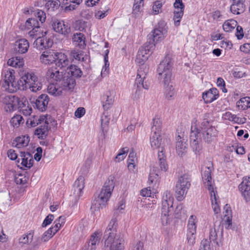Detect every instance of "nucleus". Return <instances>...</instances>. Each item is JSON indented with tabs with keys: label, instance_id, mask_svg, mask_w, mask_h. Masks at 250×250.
I'll return each instance as SVG.
<instances>
[{
	"label": "nucleus",
	"instance_id": "nucleus-1",
	"mask_svg": "<svg viewBox=\"0 0 250 250\" xmlns=\"http://www.w3.org/2000/svg\"><path fill=\"white\" fill-rule=\"evenodd\" d=\"M34 17L28 19L25 22V27L29 31L28 35L31 39H36L34 42V47L39 50L46 49L51 47L53 43V40L44 37L46 32H43L40 24L43 23L46 18V14L42 10L37 9L33 11Z\"/></svg>",
	"mask_w": 250,
	"mask_h": 250
},
{
	"label": "nucleus",
	"instance_id": "nucleus-2",
	"mask_svg": "<svg viewBox=\"0 0 250 250\" xmlns=\"http://www.w3.org/2000/svg\"><path fill=\"white\" fill-rule=\"evenodd\" d=\"M117 227L116 219L113 218L104 232V246L109 247L110 250H124L125 241L120 234H117Z\"/></svg>",
	"mask_w": 250,
	"mask_h": 250
},
{
	"label": "nucleus",
	"instance_id": "nucleus-3",
	"mask_svg": "<svg viewBox=\"0 0 250 250\" xmlns=\"http://www.w3.org/2000/svg\"><path fill=\"white\" fill-rule=\"evenodd\" d=\"M114 187V177L111 176L104 183L100 194L95 197L91 208L96 210L105 207L111 196Z\"/></svg>",
	"mask_w": 250,
	"mask_h": 250
},
{
	"label": "nucleus",
	"instance_id": "nucleus-4",
	"mask_svg": "<svg viewBox=\"0 0 250 250\" xmlns=\"http://www.w3.org/2000/svg\"><path fill=\"white\" fill-rule=\"evenodd\" d=\"M156 30V28H154L147 35L146 42L144 46L141 47L138 51L135 62L140 67L146 65L145 64V62L155 49V38L156 36L155 33Z\"/></svg>",
	"mask_w": 250,
	"mask_h": 250
},
{
	"label": "nucleus",
	"instance_id": "nucleus-5",
	"mask_svg": "<svg viewBox=\"0 0 250 250\" xmlns=\"http://www.w3.org/2000/svg\"><path fill=\"white\" fill-rule=\"evenodd\" d=\"M174 198L170 191L164 192L162 200L161 221L164 226L170 224L174 219L172 210H173Z\"/></svg>",
	"mask_w": 250,
	"mask_h": 250
},
{
	"label": "nucleus",
	"instance_id": "nucleus-6",
	"mask_svg": "<svg viewBox=\"0 0 250 250\" xmlns=\"http://www.w3.org/2000/svg\"><path fill=\"white\" fill-rule=\"evenodd\" d=\"M191 181V175L188 173H185L178 178L175 187L177 200L182 201L185 198L190 187Z\"/></svg>",
	"mask_w": 250,
	"mask_h": 250
},
{
	"label": "nucleus",
	"instance_id": "nucleus-7",
	"mask_svg": "<svg viewBox=\"0 0 250 250\" xmlns=\"http://www.w3.org/2000/svg\"><path fill=\"white\" fill-rule=\"evenodd\" d=\"M51 83L47 87L48 93L55 96H59L62 95L63 90H72L75 86V81L72 78L67 77L62 82L61 85L62 87H59L54 83Z\"/></svg>",
	"mask_w": 250,
	"mask_h": 250
},
{
	"label": "nucleus",
	"instance_id": "nucleus-8",
	"mask_svg": "<svg viewBox=\"0 0 250 250\" xmlns=\"http://www.w3.org/2000/svg\"><path fill=\"white\" fill-rule=\"evenodd\" d=\"M14 70L12 69H4L2 73L4 83L2 87L9 93H13L17 90V82L14 81Z\"/></svg>",
	"mask_w": 250,
	"mask_h": 250
},
{
	"label": "nucleus",
	"instance_id": "nucleus-9",
	"mask_svg": "<svg viewBox=\"0 0 250 250\" xmlns=\"http://www.w3.org/2000/svg\"><path fill=\"white\" fill-rule=\"evenodd\" d=\"M197 222L196 216L192 215L189 217L187 225V240L190 246L195 243Z\"/></svg>",
	"mask_w": 250,
	"mask_h": 250
},
{
	"label": "nucleus",
	"instance_id": "nucleus-10",
	"mask_svg": "<svg viewBox=\"0 0 250 250\" xmlns=\"http://www.w3.org/2000/svg\"><path fill=\"white\" fill-rule=\"evenodd\" d=\"M202 134L203 139L209 143L213 141L217 135V130L211 125L207 120H204L201 124Z\"/></svg>",
	"mask_w": 250,
	"mask_h": 250
},
{
	"label": "nucleus",
	"instance_id": "nucleus-11",
	"mask_svg": "<svg viewBox=\"0 0 250 250\" xmlns=\"http://www.w3.org/2000/svg\"><path fill=\"white\" fill-rule=\"evenodd\" d=\"M18 97L11 94L2 93L0 95V101L5 104V109L6 111H14L16 109L18 105Z\"/></svg>",
	"mask_w": 250,
	"mask_h": 250
},
{
	"label": "nucleus",
	"instance_id": "nucleus-12",
	"mask_svg": "<svg viewBox=\"0 0 250 250\" xmlns=\"http://www.w3.org/2000/svg\"><path fill=\"white\" fill-rule=\"evenodd\" d=\"M36 76L34 73L30 72H24L17 82V90H24L31 85L33 80L35 81Z\"/></svg>",
	"mask_w": 250,
	"mask_h": 250
},
{
	"label": "nucleus",
	"instance_id": "nucleus-13",
	"mask_svg": "<svg viewBox=\"0 0 250 250\" xmlns=\"http://www.w3.org/2000/svg\"><path fill=\"white\" fill-rule=\"evenodd\" d=\"M148 72V67L147 65L139 67L138 69L137 77L135 81L134 87L138 89L144 88L147 89L148 87L146 84H145L144 80Z\"/></svg>",
	"mask_w": 250,
	"mask_h": 250
},
{
	"label": "nucleus",
	"instance_id": "nucleus-14",
	"mask_svg": "<svg viewBox=\"0 0 250 250\" xmlns=\"http://www.w3.org/2000/svg\"><path fill=\"white\" fill-rule=\"evenodd\" d=\"M63 74V72L61 71L58 68L51 67L48 69L46 73V77L50 83H55L60 82L62 79H64Z\"/></svg>",
	"mask_w": 250,
	"mask_h": 250
},
{
	"label": "nucleus",
	"instance_id": "nucleus-15",
	"mask_svg": "<svg viewBox=\"0 0 250 250\" xmlns=\"http://www.w3.org/2000/svg\"><path fill=\"white\" fill-rule=\"evenodd\" d=\"M52 27L54 31L65 37L67 36L71 32L70 26L62 20H55L52 23Z\"/></svg>",
	"mask_w": 250,
	"mask_h": 250
},
{
	"label": "nucleus",
	"instance_id": "nucleus-16",
	"mask_svg": "<svg viewBox=\"0 0 250 250\" xmlns=\"http://www.w3.org/2000/svg\"><path fill=\"white\" fill-rule=\"evenodd\" d=\"M238 188L245 201L249 202L250 201V177H244Z\"/></svg>",
	"mask_w": 250,
	"mask_h": 250
},
{
	"label": "nucleus",
	"instance_id": "nucleus-17",
	"mask_svg": "<svg viewBox=\"0 0 250 250\" xmlns=\"http://www.w3.org/2000/svg\"><path fill=\"white\" fill-rule=\"evenodd\" d=\"M18 166L20 165L28 169L33 166L34 160L32 155L29 152H21L19 157L16 160Z\"/></svg>",
	"mask_w": 250,
	"mask_h": 250
},
{
	"label": "nucleus",
	"instance_id": "nucleus-18",
	"mask_svg": "<svg viewBox=\"0 0 250 250\" xmlns=\"http://www.w3.org/2000/svg\"><path fill=\"white\" fill-rule=\"evenodd\" d=\"M101 101L104 110H107L112 106L114 102V95L112 91H108L101 97Z\"/></svg>",
	"mask_w": 250,
	"mask_h": 250
},
{
	"label": "nucleus",
	"instance_id": "nucleus-19",
	"mask_svg": "<svg viewBox=\"0 0 250 250\" xmlns=\"http://www.w3.org/2000/svg\"><path fill=\"white\" fill-rule=\"evenodd\" d=\"M211 167H206L203 170L202 176L205 186L209 191L214 190L211 178Z\"/></svg>",
	"mask_w": 250,
	"mask_h": 250
},
{
	"label": "nucleus",
	"instance_id": "nucleus-20",
	"mask_svg": "<svg viewBox=\"0 0 250 250\" xmlns=\"http://www.w3.org/2000/svg\"><path fill=\"white\" fill-rule=\"evenodd\" d=\"M183 134H178L176 137V151L179 156L184 155L187 150V144L185 140L182 138Z\"/></svg>",
	"mask_w": 250,
	"mask_h": 250
},
{
	"label": "nucleus",
	"instance_id": "nucleus-21",
	"mask_svg": "<svg viewBox=\"0 0 250 250\" xmlns=\"http://www.w3.org/2000/svg\"><path fill=\"white\" fill-rule=\"evenodd\" d=\"M196 129L195 127H193L192 125L191 127V133L190 135V146L193 149V151L195 154L199 153L201 150V146L199 144L197 140L198 139V132L195 131L194 130Z\"/></svg>",
	"mask_w": 250,
	"mask_h": 250
},
{
	"label": "nucleus",
	"instance_id": "nucleus-22",
	"mask_svg": "<svg viewBox=\"0 0 250 250\" xmlns=\"http://www.w3.org/2000/svg\"><path fill=\"white\" fill-rule=\"evenodd\" d=\"M164 149V148L163 146L157 147L159 166V170H160L161 171L166 172L168 168V166L167 162L166 156L165 154Z\"/></svg>",
	"mask_w": 250,
	"mask_h": 250
},
{
	"label": "nucleus",
	"instance_id": "nucleus-23",
	"mask_svg": "<svg viewBox=\"0 0 250 250\" xmlns=\"http://www.w3.org/2000/svg\"><path fill=\"white\" fill-rule=\"evenodd\" d=\"M230 7L231 12L235 15H239L244 12L245 9L244 3L245 0H231Z\"/></svg>",
	"mask_w": 250,
	"mask_h": 250
},
{
	"label": "nucleus",
	"instance_id": "nucleus-24",
	"mask_svg": "<svg viewBox=\"0 0 250 250\" xmlns=\"http://www.w3.org/2000/svg\"><path fill=\"white\" fill-rule=\"evenodd\" d=\"M168 26L164 21H161L157 24V42L163 41L167 35Z\"/></svg>",
	"mask_w": 250,
	"mask_h": 250
},
{
	"label": "nucleus",
	"instance_id": "nucleus-25",
	"mask_svg": "<svg viewBox=\"0 0 250 250\" xmlns=\"http://www.w3.org/2000/svg\"><path fill=\"white\" fill-rule=\"evenodd\" d=\"M49 101V98L48 95L42 94L36 100V107L38 110L43 112L46 110Z\"/></svg>",
	"mask_w": 250,
	"mask_h": 250
},
{
	"label": "nucleus",
	"instance_id": "nucleus-26",
	"mask_svg": "<svg viewBox=\"0 0 250 250\" xmlns=\"http://www.w3.org/2000/svg\"><path fill=\"white\" fill-rule=\"evenodd\" d=\"M202 98L206 103H210L218 98V91L215 88H211L203 93Z\"/></svg>",
	"mask_w": 250,
	"mask_h": 250
},
{
	"label": "nucleus",
	"instance_id": "nucleus-27",
	"mask_svg": "<svg viewBox=\"0 0 250 250\" xmlns=\"http://www.w3.org/2000/svg\"><path fill=\"white\" fill-rule=\"evenodd\" d=\"M55 64L60 68L67 66L69 60L67 56L62 52H56Z\"/></svg>",
	"mask_w": 250,
	"mask_h": 250
},
{
	"label": "nucleus",
	"instance_id": "nucleus-28",
	"mask_svg": "<svg viewBox=\"0 0 250 250\" xmlns=\"http://www.w3.org/2000/svg\"><path fill=\"white\" fill-rule=\"evenodd\" d=\"M15 45V49L17 52L20 54H24L28 50L29 43L26 39H21L16 41Z\"/></svg>",
	"mask_w": 250,
	"mask_h": 250
},
{
	"label": "nucleus",
	"instance_id": "nucleus-29",
	"mask_svg": "<svg viewBox=\"0 0 250 250\" xmlns=\"http://www.w3.org/2000/svg\"><path fill=\"white\" fill-rule=\"evenodd\" d=\"M46 120L45 116L35 115L28 118L26 123L28 127H35L39 124L44 123Z\"/></svg>",
	"mask_w": 250,
	"mask_h": 250
},
{
	"label": "nucleus",
	"instance_id": "nucleus-30",
	"mask_svg": "<svg viewBox=\"0 0 250 250\" xmlns=\"http://www.w3.org/2000/svg\"><path fill=\"white\" fill-rule=\"evenodd\" d=\"M48 123L45 121L43 125L37 128L35 131V135L39 139H45L48 135L49 131Z\"/></svg>",
	"mask_w": 250,
	"mask_h": 250
},
{
	"label": "nucleus",
	"instance_id": "nucleus-31",
	"mask_svg": "<svg viewBox=\"0 0 250 250\" xmlns=\"http://www.w3.org/2000/svg\"><path fill=\"white\" fill-rule=\"evenodd\" d=\"M225 211L224 212V217L223 221L224 222L225 227L227 229H229L231 227L232 224V212L231 208L228 205H226L224 208Z\"/></svg>",
	"mask_w": 250,
	"mask_h": 250
},
{
	"label": "nucleus",
	"instance_id": "nucleus-32",
	"mask_svg": "<svg viewBox=\"0 0 250 250\" xmlns=\"http://www.w3.org/2000/svg\"><path fill=\"white\" fill-rule=\"evenodd\" d=\"M56 52L50 51L44 52L40 57L41 62L45 64H49L55 62Z\"/></svg>",
	"mask_w": 250,
	"mask_h": 250
},
{
	"label": "nucleus",
	"instance_id": "nucleus-33",
	"mask_svg": "<svg viewBox=\"0 0 250 250\" xmlns=\"http://www.w3.org/2000/svg\"><path fill=\"white\" fill-rule=\"evenodd\" d=\"M211 200L212 207L215 213L220 212L219 201L217 197V192L215 190L209 191Z\"/></svg>",
	"mask_w": 250,
	"mask_h": 250
},
{
	"label": "nucleus",
	"instance_id": "nucleus-34",
	"mask_svg": "<svg viewBox=\"0 0 250 250\" xmlns=\"http://www.w3.org/2000/svg\"><path fill=\"white\" fill-rule=\"evenodd\" d=\"M167 64V68H164V70L163 72L164 76V86L172 85L171 83L172 72L171 66L168 62Z\"/></svg>",
	"mask_w": 250,
	"mask_h": 250
},
{
	"label": "nucleus",
	"instance_id": "nucleus-35",
	"mask_svg": "<svg viewBox=\"0 0 250 250\" xmlns=\"http://www.w3.org/2000/svg\"><path fill=\"white\" fill-rule=\"evenodd\" d=\"M239 110H245L250 108V97H245L240 99L236 103Z\"/></svg>",
	"mask_w": 250,
	"mask_h": 250
},
{
	"label": "nucleus",
	"instance_id": "nucleus-36",
	"mask_svg": "<svg viewBox=\"0 0 250 250\" xmlns=\"http://www.w3.org/2000/svg\"><path fill=\"white\" fill-rule=\"evenodd\" d=\"M23 59L19 57H12L7 61V64L15 68H21L24 65Z\"/></svg>",
	"mask_w": 250,
	"mask_h": 250
},
{
	"label": "nucleus",
	"instance_id": "nucleus-37",
	"mask_svg": "<svg viewBox=\"0 0 250 250\" xmlns=\"http://www.w3.org/2000/svg\"><path fill=\"white\" fill-rule=\"evenodd\" d=\"M29 142V138L27 136H22L17 137L13 144L18 148L25 147L28 146Z\"/></svg>",
	"mask_w": 250,
	"mask_h": 250
},
{
	"label": "nucleus",
	"instance_id": "nucleus-38",
	"mask_svg": "<svg viewBox=\"0 0 250 250\" xmlns=\"http://www.w3.org/2000/svg\"><path fill=\"white\" fill-rule=\"evenodd\" d=\"M102 233L101 231H96L90 236L89 241L87 244H90V247H93L96 249L97 246L99 245L101 239Z\"/></svg>",
	"mask_w": 250,
	"mask_h": 250
},
{
	"label": "nucleus",
	"instance_id": "nucleus-39",
	"mask_svg": "<svg viewBox=\"0 0 250 250\" xmlns=\"http://www.w3.org/2000/svg\"><path fill=\"white\" fill-rule=\"evenodd\" d=\"M84 35L80 32L75 33L72 37V41L76 46L81 47L85 44Z\"/></svg>",
	"mask_w": 250,
	"mask_h": 250
},
{
	"label": "nucleus",
	"instance_id": "nucleus-40",
	"mask_svg": "<svg viewBox=\"0 0 250 250\" xmlns=\"http://www.w3.org/2000/svg\"><path fill=\"white\" fill-rule=\"evenodd\" d=\"M237 25V22L234 20L226 21L223 24V30L226 32L233 30Z\"/></svg>",
	"mask_w": 250,
	"mask_h": 250
},
{
	"label": "nucleus",
	"instance_id": "nucleus-41",
	"mask_svg": "<svg viewBox=\"0 0 250 250\" xmlns=\"http://www.w3.org/2000/svg\"><path fill=\"white\" fill-rule=\"evenodd\" d=\"M152 126L151 127V133L150 136V144L152 149L156 148V142L155 137L156 135V127L155 125V118L152 120Z\"/></svg>",
	"mask_w": 250,
	"mask_h": 250
},
{
	"label": "nucleus",
	"instance_id": "nucleus-42",
	"mask_svg": "<svg viewBox=\"0 0 250 250\" xmlns=\"http://www.w3.org/2000/svg\"><path fill=\"white\" fill-rule=\"evenodd\" d=\"M222 231H219V229H216L215 227L212 228L210 229L209 231V240L211 242H213L216 245H218V242L217 241V237L218 234L222 235Z\"/></svg>",
	"mask_w": 250,
	"mask_h": 250
},
{
	"label": "nucleus",
	"instance_id": "nucleus-43",
	"mask_svg": "<svg viewBox=\"0 0 250 250\" xmlns=\"http://www.w3.org/2000/svg\"><path fill=\"white\" fill-rule=\"evenodd\" d=\"M68 73L70 74L74 77H81L83 72L81 69L75 65H71L68 68Z\"/></svg>",
	"mask_w": 250,
	"mask_h": 250
},
{
	"label": "nucleus",
	"instance_id": "nucleus-44",
	"mask_svg": "<svg viewBox=\"0 0 250 250\" xmlns=\"http://www.w3.org/2000/svg\"><path fill=\"white\" fill-rule=\"evenodd\" d=\"M184 11L182 10H174L173 12V20L174 25L178 27L180 24L181 20L184 15Z\"/></svg>",
	"mask_w": 250,
	"mask_h": 250
},
{
	"label": "nucleus",
	"instance_id": "nucleus-45",
	"mask_svg": "<svg viewBox=\"0 0 250 250\" xmlns=\"http://www.w3.org/2000/svg\"><path fill=\"white\" fill-rule=\"evenodd\" d=\"M143 5L144 0H134L132 14L135 15V17L138 16V14L141 12V9Z\"/></svg>",
	"mask_w": 250,
	"mask_h": 250
},
{
	"label": "nucleus",
	"instance_id": "nucleus-46",
	"mask_svg": "<svg viewBox=\"0 0 250 250\" xmlns=\"http://www.w3.org/2000/svg\"><path fill=\"white\" fill-rule=\"evenodd\" d=\"M83 0H68L69 4L64 7L65 11H70L76 9Z\"/></svg>",
	"mask_w": 250,
	"mask_h": 250
},
{
	"label": "nucleus",
	"instance_id": "nucleus-47",
	"mask_svg": "<svg viewBox=\"0 0 250 250\" xmlns=\"http://www.w3.org/2000/svg\"><path fill=\"white\" fill-rule=\"evenodd\" d=\"M172 212L173 213L174 218H180L181 216H182V214L185 213V210L184 209V206L183 204H179L176 206L174 209V208H173Z\"/></svg>",
	"mask_w": 250,
	"mask_h": 250
},
{
	"label": "nucleus",
	"instance_id": "nucleus-48",
	"mask_svg": "<svg viewBox=\"0 0 250 250\" xmlns=\"http://www.w3.org/2000/svg\"><path fill=\"white\" fill-rule=\"evenodd\" d=\"M164 93L166 98L171 99L175 95V92L172 85L164 86Z\"/></svg>",
	"mask_w": 250,
	"mask_h": 250
},
{
	"label": "nucleus",
	"instance_id": "nucleus-49",
	"mask_svg": "<svg viewBox=\"0 0 250 250\" xmlns=\"http://www.w3.org/2000/svg\"><path fill=\"white\" fill-rule=\"evenodd\" d=\"M24 120L22 117L20 115H16L13 116L11 120L10 123L13 127H18L21 124H23Z\"/></svg>",
	"mask_w": 250,
	"mask_h": 250
},
{
	"label": "nucleus",
	"instance_id": "nucleus-50",
	"mask_svg": "<svg viewBox=\"0 0 250 250\" xmlns=\"http://www.w3.org/2000/svg\"><path fill=\"white\" fill-rule=\"evenodd\" d=\"M33 237V232L32 231H30L27 234L22 235L19 239L20 243H22L23 244H26L29 243V242H31Z\"/></svg>",
	"mask_w": 250,
	"mask_h": 250
},
{
	"label": "nucleus",
	"instance_id": "nucleus-51",
	"mask_svg": "<svg viewBox=\"0 0 250 250\" xmlns=\"http://www.w3.org/2000/svg\"><path fill=\"white\" fill-rule=\"evenodd\" d=\"M33 82L31 83V85L28 86L29 88L33 92H37L41 89L42 87V83L38 81V78L35 81L33 80Z\"/></svg>",
	"mask_w": 250,
	"mask_h": 250
},
{
	"label": "nucleus",
	"instance_id": "nucleus-52",
	"mask_svg": "<svg viewBox=\"0 0 250 250\" xmlns=\"http://www.w3.org/2000/svg\"><path fill=\"white\" fill-rule=\"evenodd\" d=\"M60 5L58 0H48L45 4V6L48 9L55 10L59 8Z\"/></svg>",
	"mask_w": 250,
	"mask_h": 250
},
{
	"label": "nucleus",
	"instance_id": "nucleus-53",
	"mask_svg": "<svg viewBox=\"0 0 250 250\" xmlns=\"http://www.w3.org/2000/svg\"><path fill=\"white\" fill-rule=\"evenodd\" d=\"M71 55L76 60L82 61V62L84 61L83 52L81 50H72L71 52Z\"/></svg>",
	"mask_w": 250,
	"mask_h": 250
},
{
	"label": "nucleus",
	"instance_id": "nucleus-54",
	"mask_svg": "<svg viewBox=\"0 0 250 250\" xmlns=\"http://www.w3.org/2000/svg\"><path fill=\"white\" fill-rule=\"evenodd\" d=\"M128 151V148L124 147L120 150L119 152L115 157L116 162H119L123 160L126 157Z\"/></svg>",
	"mask_w": 250,
	"mask_h": 250
},
{
	"label": "nucleus",
	"instance_id": "nucleus-55",
	"mask_svg": "<svg viewBox=\"0 0 250 250\" xmlns=\"http://www.w3.org/2000/svg\"><path fill=\"white\" fill-rule=\"evenodd\" d=\"M82 189L77 188L76 186H73L71 190V196H73L75 199L77 200L82 196L83 194Z\"/></svg>",
	"mask_w": 250,
	"mask_h": 250
},
{
	"label": "nucleus",
	"instance_id": "nucleus-56",
	"mask_svg": "<svg viewBox=\"0 0 250 250\" xmlns=\"http://www.w3.org/2000/svg\"><path fill=\"white\" fill-rule=\"evenodd\" d=\"M84 181L85 179L84 177L83 176H80L74 182L73 186L83 189L84 187Z\"/></svg>",
	"mask_w": 250,
	"mask_h": 250
},
{
	"label": "nucleus",
	"instance_id": "nucleus-57",
	"mask_svg": "<svg viewBox=\"0 0 250 250\" xmlns=\"http://www.w3.org/2000/svg\"><path fill=\"white\" fill-rule=\"evenodd\" d=\"M51 229H48L47 231L44 232L41 239L42 242H46L48 241L54 235Z\"/></svg>",
	"mask_w": 250,
	"mask_h": 250
},
{
	"label": "nucleus",
	"instance_id": "nucleus-58",
	"mask_svg": "<svg viewBox=\"0 0 250 250\" xmlns=\"http://www.w3.org/2000/svg\"><path fill=\"white\" fill-rule=\"evenodd\" d=\"M15 181L17 184L23 185L27 181L26 176L20 174L15 177Z\"/></svg>",
	"mask_w": 250,
	"mask_h": 250
},
{
	"label": "nucleus",
	"instance_id": "nucleus-59",
	"mask_svg": "<svg viewBox=\"0 0 250 250\" xmlns=\"http://www.w3.org/2000/svg\"><path fill=\"white\" fill-rule=\"evenodd\" d=\"M247 119L245 117H240L237 115L234 114L232 123L239 125L244 124L246 122Z\"/></svg>",
	"mask_w": 250,
	"mask_h": 250
},
{
	"label": "nucleus",
	"instance_id": "nucleus-60",
	"mask_svg": "<svg viewBox=\"0 0 250 250\" xmlns=\"http://www.w3.org/2000/svg\"><path fill=\"white\" fill-rule=\"evenodd\" d=\"M155 193L152 192L150 188H145L141 190V195L143 196L149 197L153 198L154 194Z\"/></svg>",
	"mask_w": 250,
	"mask_h": 250
},
{
	"label": "nucleus",
	"instance_id": "nucleus-61",
	"mask_svg": "<svg viewBox=\"0 0 250 250\" xmlns=\"http://www.w3.org/2000/svg\"><path fill=\"white\" fill-rule=\"evenodd\" d=\"M216 84L218 87H220L224 93L227 92V89L225 87V82L222 78H218L217 80Z\"/></svg>",
	"mask_w": 250,
	"mask_h": 250
},
{
	"label": "nucleus",
	"instance_id": "nucleus-62",
	"mask_svg": "<svg viewBox=\"0 0 250 250\" xmlns=\"http://www.w3.org/2000/svg\"><path fill=\"white\" fill-rule=\"evenodd\" d=\"M173 6L176 10L184 11L185 5L182 2V0H175Z\"/></svg>",
	"mask_w": 250,
	"mask_h": 250
},
{
	"label": "nucleus",
	"instance_id": "nucleus-63",
	"mask_svg": "<svg viewBox=\"0 0 250 250\" xmlns=\"http://www.w3.org/2000/svg\"><path fill=\"white\" fill-rule=\"evenodd\" d=\"M54 218V215L52 214H49L47 215L42 224V227H45L47 225L50 224L52 221L53 220Z\"/></svg>",
	"mask_w": 250,
	"mask_h": 250
},
{
	"label": "nucleus",
	"instance_id": "nucleus-64",
	"mask_svg": "<svg viewBox=\"0 0 250 250\" xmlns=\"http://www.w3.org/2000/svg\"><path fill=\"white\" fill-rule=\"evenodd\" d=\"M200 250H210L209 241L208 240L204 239L201 241Z\"/></svg>",
	"mask_w": 250,
	"mask_h": 250
}]
</instances>
